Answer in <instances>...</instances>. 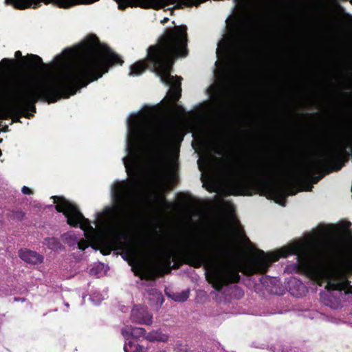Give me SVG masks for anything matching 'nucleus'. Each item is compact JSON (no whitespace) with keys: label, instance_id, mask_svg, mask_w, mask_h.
Here are the masks:
<instances>
[{"label":"nucleus","instance_id":"obj_1","mask_svg":"<svg viewBox=\"0 0 352 352\" xmlns=\"http://www.w3.org/2000/svg\"><path fill=\"white\" fill-rule=\"evenodd\" d=\"M78 63L67 72L58 76L31 81L13 103L12 111L30 118L36 113L35 104L39 100L54 103L61 98H69L82 87L97 80L109 68L122 65L124 60L107 44L100 43L95 34H90L79 45Z\"/></svg>","mask_w":352,"mask_h":352},{"label":"nucleus","instance_id":"obj_2","mask_svg":"<svg viewBox=\"0 0 352 352\" xmlns=\"http://www.w3.org/2000/svg\"><path fill=\"white\" fill-rule=\"evenodd\" d=\"M157 255L160 265H146L138 262L137 265L132 267L135 275L142 280H154L170 273L173 262V269H179L183 263L195 268L202 266L210 268V275L207 280L217 292H221L224 286L237 283L241 280L239 265L234 260V251L227 245H216L213 251H209L203 247L192 248L188 243L180 257L169 250L157 252Z\"/></svg>","mask_w":352,"mask_h":352},{"label":"nucleus","instance_id":"obj_3","mask_svg":"<svg viewBox=\"0 0 352 352\" xmlns=\"http://www.w3.org/2000/svg\"><path fill=\"white\" fill-rule=\"evenodd\" d=\"M187 28L186 25L175 26L168 29L159 38L158 43L147 49L145 60L137 61L130 67L131 76H139L147 68L155 72L161 81L170 86L166 95L167 102L177 113H183L184 109L175 104L182 96V77L170 75L173 59L175 57H186L187 49Z\"/></svg>","mask_w":352,"mask_h":352},{"label":"nucleus","instance_id":"obj_4","mask_svg":"<svg viewBox=\"0 0 352 352\" xmlns=\"http://www.w3.org/2000/svg\"><path fill=\"white\" fill-rule=\"evenodd\" d=\"M307 273L319 285L327 283L328 291H342L352 293V261L346 259L342 248L335 250L320 249L319 258L313 263H304Z\"/></svg>","mask_w":352,"mask_h":352},{"label":"nucleus","instance_id":"obj_5","mask_svg":"<svg viewBox=\"0 0 352 352\" xmlns=\"http://www.w3.org/2000/svg\"><path fill=\"white\" fill-rule=\"evenodd\" d=\"M138 185V181L135 178L129 182H117L112 189L115 205L113 208L107 207L104 209L107 214L116 213L117 224L111 231L114 235L113 244L117 245L120 250L123 249L120 240L129 238V235L121 231L120 228H136L141 221V214L134 207L133 202Z\"/></svg>","mask_w":352,"mask_h":352},{"label":"nucleus","instance_id":"obj_6","mask_svg":"<svg viewBox=\"0 0 352 352\" xmlns=\"http://www.w3.org/2000/svg\"><path fill=\"white\" fill-rule=\"evenodd\" d=\"M280 170V162L267 160L252 166L248 171L250 185L261 195L282 197L283 190L275 182Z\"/></svg>","mask_w":352,"mask_h":352},{"label":"nucleus","instance_id":"obj_7","mask_svg":"<svg viewBox=\"0 0 352 352\" xmlns=\"http://www.w3.org/2000/svg\"><path fill=\"white\" fill-rule=\"evenodd\" d=\"M347 148H352V135L344 136L336 148L329 152L324 159L318 160L308 164L303 170L294 177L296 182H302L305 178L312 177L324 166L329 164L338 162L335 170H339L343 164L341 162L342 157L346 153Z\"/></svg>","mask_w":352,"mask_h":352},{"label":"nucleus","instance_id":"obj_8","mask_svg":"<svg viewBox=\"0 0 352 352\" xmlns=\"http://www.w3.org/2000/svg\"><path fill=\"white\" fill-rule=\"evenodd\" d=\"M129 129L136 140L133 146L128 145L127 146V149L133 160L144 150L150 146V140L153 134L151 128L146 121L140 120L136 118L129 124Z\"/></svg>","mask_w":352,"mask_h":352},{"label":"nucleus","instance_id":"obj_9","mask_svg":"<svg viewBox=\"0 0 352 352\" xmlns=\"http://www.w3.org/2000/svg\"><path fill=\"white\" fill-rule=\"evenodd\" d=\"M296 248L290 250H281L276 252L265 253L263 250H258L256 256L253 261L248 265L244 270V273L248 276L255 274H264L267 271L270 265L278 261L281 257H287L289 254H296Z\"/></svg>","mask_w":352,"mask_h":352},{"label":"nucleus","instance_id":"obj_10","mask_svg":"<svg viewBox=\"0 0 352 352\" xmlns=\"http://www.w3.org/2000/svg\"><path fill=\"white\" fill-rule=\"evenodd\" d=\"M57 212H63L67 217V223L74 228L79 227L83 230H93L90 221L80 212L78 207L69 202L63 197L52 196Z\"/></svg>","mask_w":352,"mask_h":352},{"label":"nucleus","instance_id":"obj_11","mask_svg":"<svg viewBox=\"0 0 352 352\" xmlns=\"http://www.w3.org/2000/svg\"><path fill=\"white\" fill-rule=\"evenodd\" d=\"M14 56L16 58H21L19 63L25 71L37 72L46 69L47 67V65L43 63L42 58L38 55L28 54L25 56H23L21 52L18 50L15 52Z\"/></svg>","mask_w":352,"mask_h":352},{"label":"nucleus","instance_id":"obj_12","mask_svg":"<svg viewBox=\"0 0 352 352\" xmlns=\"http://www.w3.org/2000/svg\"><path fill=\"white\" fill-rule=\"evenodd\" d=\"M133 322L151 325L153 322V316L146 309L133 308L131 314Z\"/></svg>","mask_w":352,"mask_h":352},{"label":"nucleus","instance_id":"obj_13","mask_svg":"<svg viewBox=\"0 0 352 352\" xmlns=\"http://www.w3.org/2000/svg\"><path fill=\"white\" fill-rule=\"evenodd\" d=\"M184 135L180 134L177 130L162 131L155 136V147L158 148L162 144L174 140L182 141Z\"/></svg>","mask_w":352,"mask_h":352},{"label":"nucleus","instance_id":"obj_14","mask_svg":"<svg viewBox=\"0 0 352 352\" xmlns=\"http://www.w3.org/2000/svg\"><path fill=\"white\" fill-rule=\"evenodd\" d=\"M19 256L25 263L37 265L43 263V256L35 251L25 249L20 250L19 252Z\"/></svg>","mask_w":352,"mask_h":352},{"label":"nucleus","instance_id":"obj_15","mask_svg":"<svg viewBox=\"0 0 352 352\" xmlns=\"http://www.w3.org/2000/svg\"><path fill=\"white\" fill-rule=\"evenodd\" d=\"M122 335L125 338L126 340H129L131 338L138 340L140 338H143L145 336L146 330L142 327H135L131 325L126 326L121 330Z\"/></svg>","mask_w":352,"mask_h":352},{"label":"nucleus","instance_id":"obj_16","mask_svg":"<svg viewBox=\"0 0 352 352\" xmlns=\"http://www.w3.org/2000/svg\"><path fill=\"white\" fill-rule=\"evenodd\" d=\"M42 0H6L9 4H14L15 7L20 10L31 7L34 5L33 8H36L40 6Z\"/></svg>","mask_w":352,"mask_h":352},{"label":"nucleus","instance_id":"obj_17","mask_svg":"<svg viewBox=\"0 0 352 352\" xmlns=\"http://www.w3.org/2000/svg\"><path fill=\"white\" fill-rule=\"evenodd\" d=\"M213 100L219 104L224 116L228 118H230L232 116V110L228 104L223 100V97L221 95L217 94L213 97Z\"/></svg>","mask_w":352,"mask_h":352},{"label":"nucleus","instance_id":"obj_18","mask_svg":"<svg viewBox=\"0 0 352 352\" xmlns=\"http://www.w3.org/2000/svg\"><path fill=\"white\" fill-rule=\"evenodd\" d=\"M229 186L232 190L234 192L233 194L236 195L243 190L245 182L241 179L234 177L229 181Z\"/></svg>","mask_w":352,"mask_h":352},{"label":"nucleus","instance_id":"obj_19","mask_svg":"<svg viewBox=\"0 0 352 352\" xmlns=\"http://www.w3.org/2000/svg\"><path fill=\"white\" fill-rule=\"evenodd\" d=\"M124 352H145L142 346L129 340L124 346Z\"/></svg>","mask_w":352,"mask_h":352},{"label":"nucleus","instance_id":"obj_20","mask_svg":"<svg viewBox=\"0 0 352 352\" xmlns=\"http://www.w3.org/2000/svg\"><path fill=\"white\" fill-rule=\"evenodd\" d=\"M47 246L52 250H57L61 248H63V245L60 243V241L54 237L46 239Z\"/></svg>","mask_w":352,"mask_h":352},{"label":"nucleus","instance_id":"obj_21","mask_svg":"<svg viewBox=\"0 0 352 352\" xmlns=\"http://www.w3.org/2000/svg\"><path fill=\"white\" fill-rule=\"evenodd\" d=\"M122 258L125 261H128L130 265H131V261H137L136 253L135 251H131L129 250H126V251L124 252V254L122 255Z\"/></svg>","mask_w":352,"mask_h":352},{"label":"nucleus","instance_id":"obj_22","mask_svg":"<svg viewBox=\"0 0 352 352\" xmlns=\"http://www.w3.org/2000/svg\"><path fill=\"white\" fill-rule=\"evenodd\" d=\"M189 297V292L188 291H183L180 293L175 294L173 300L177 302H184Z\"/></svg>","mask_w":352,"mask_h":352},{"label":"nucleus","instance_id":"obj_23","mask_svg":"<svg viewBox=\"0 0 352 352\" xmlns=\"http://www.w3.org/2000/svg\"><path fill=\"white\" fill-rule=\"evenodd\" d=\"M16 63V61L15 60L8 58H3L0 62V64L4 66L7 69H11Z\"/></svg>","mask_w":352,"mask_h":352},{"label":"nucleus","instance_id":"obj_24","mask_svg":"<svg viewBox=\"0 0 352 352\" xmlns=\"http://www.w3.org/2000/svg\"><path fill=\"white\" fill-rule=\"evenodd\" d=\"M12 107H13V104L8 107V112L4 113L5 116H3V118H7V114L9 113L10 116H12V121L14 122H20V118L19 117V115H22V113L13 112L12 111Z\"/></svg>","mask_w":352,"mask_h":352},{"label":"nucleus","instance_id":"obj_25","mask_svg":"<svg viewBox=\"0 0 352 352\" xmlns=\"http://www.w3.org/2000/svg\"><path fill=\"white\" fill-rule=\"evenodd\" d=\"M144 339L150 341V342H153V341H155V340H162V341H166V340H163L162 338H160L159 336H157V332H150V333H145V336L144 337Z\"/></svg>","mask_w":352,"mask_h":352},{"label":"nucleus","instance_id":"obj_26","mask_svg":"<svg viewBox=\"0 0 352 352\" xmlns=\"http://www.w3.org/2000/svg\"><path fill=\"white\" fill-rule=\"evenodd\" d=\"M113 250V245L111 244H103L100 248V252L103 255H109Z\"/></svg>","mask_w":352,"mask_h":352},{"label":"nucleus","instance_id":"obj_27","mask_svg":"<svg viewBox=\"0 0 352 352\" xmlns=\"http://www.w3.org/2000/svg\"><path fill=\"white\" fill-rule=\"evenodd\" d=\"M89 243L87 240L80 239L78 242V248L81 250H85L86 248L89 247Z\"/></svg>","mask_w":352,"mask_h":352},{"label":"nucleus","instance_id":"obj_28","mask_svg":"<svg viewBox=\"0 0 352 352\" xmlns=\"http://www.w3.org/2000/svg\"><path fill=\"white\" fill-rule=\"evenodd\" d=\"M25 216V213L21 210L13 211V217L18 220H22Z\"/></svg>","mask_w":352,"mask_h":352},{"label":"nucleus","instance_id":"obj_29","mask_svg":"<svg viewBox=\"0 0 352 352\" xmlns=\"http://www.w3.org/2000/svg\"><path fill=\"white\" fill-rule=\"evenodd\" d=\"M52 1L57 3L60 8H69V7L63 6V3L62 2L63 1L62 0H42V2H44L45 4H48L49 3L52 2Z\"/></svg>","mask_w":352,"mask_h":352},{"label":"nucleus","instance_id":"obj_30","mask_svg":"<svg viewBox=\"0 0 352 352\" xmlns=\"http://www.w3.org/2000/svg\"><path fill=\"white\" fill-rule=\"evenodd\" d=\"M21 191L25 195H32V194H33L32 190H31L30 188H29L28 187L25 186L22 188Z\"/></svg>","mask_w":352,"mask_h":352},{"label":"nucleus","instance_id":"obj_31","mask_svg":"<svg viewBox=\"0 0 352 352\" xmlns=\"http://www.w3.org/2000/svg\"><path fill=\"white\" fill-rule=\"evenodd\" d=\"M123 161H124V166H125L126 168L128 169V168H129V162H128V160H127L126 157H124L123 158Z\"/></svg>","mask_w":352,"mask_h":352},{"label":"nucleus","instance_id":"obj_32","mask_svg":"<svg viewBox=\"0 0 352 352\" xmlns=\"http://www.w3.org/2000/svg\"><path fill=\"white\" fill-rule=\"evenodd\" d=\"M322 177V176L314 177L313 179V182L315 184L317 183Z\"/></svg>","mask_w":352,"mask_h":352},{"label":"nucleus","instance_id":"obj_33","mask_svg":"<svg viewBox=\"0 0 352 352\" xmlns=\"http://www.w3.org/2000/svg\"><path fill=\"white\" fill-rule=\"evenodd\" d=\"M244 238H245L246 241L250 242L249 239L246 236L244 235Z\"/></svg>","mask_w":352,"mask_h":352},{"label":"nucleus","instance_id":"obj_34","mask_svg":"<svg viewBox=\"0 0 352 352\" xmlns=\"http://www.w3.org/2000/svg\"><path fill=\"white\" fill-rule=\"evenodd\" d=\"M160 200H161L162 201H166L165 198H161V199H160Z\"/></svg>","mask_w":352,"mask_h":352},{"label":"nucleus","instance_id":"obj_35","mask_svg":"<svg viewBox=\"0 0 352 352\" xmlns=\"http://www.w3.org/2000/svg\"><path fill=\"white\" fill-rule=\"evenodd\" d=\"M293 294V295H294V294ZM300 294H295V296H296V297H299V296H300Z\"/></svg>","mask_w":352,"mask_h":352},{"label":"nucleus","instance_id":"obj_36","mask_svg":"<svg viewBox=\"0 0 352 352\" xmlns=\"http://www.w3.org/2000/svg\"><path fill=\"white\" fill-rule=\"evenodd\" d=\"M67 51L70 52L71 50H69V49H66V50H65V51H64V52H67Z\"/></svg>","mask_w":352,"mask_h":352},{"label":"nucleus","instance_id":"obj_37","mask_svg":"<svg viewBox=\"0 0 352 352\" xmlns=\"http://www.w3.org/2000/svg\"><path fill=\"white\" fill-rule=\"evenodd\" d=\"M168 18H165V19H164V21H168Z\"/></svg>","mask_w":352,"mask_h":352},{"label":"nucleus","instance_id":"obj_38","mask_svg":"<svg viewBox=\"0 0 352 352\" xmlns=\"http://www.w3.org/2000/svg\"><path fill=\"white\" fill-rule=\"evenodd\" d=\"M8 129V126H6L4 131H7Z\"/></svg>","mask_w":352,"mask_h":352},{"label":"nucleus","instance_id":"obj_39","mask_svg":"<svg viewBox=\"0 0 352 352\" xmlns=\"http://www.w3.org/2000/svg\"><path fill=\"white\" fill-rule=\"evenodd\" d=\"M2 155V151L0 149V156Z\"/></svg>","mask_w":352,"mask_h":352},{"label":"nucleus","instance_id":"obj_40","mask_svg":"<svg viewBox=\"0 0 352 352\" xmlns=\"http://www.w3.org/2000/svg\"><path fill=\"white\" fill-rule=\"evenodd\" d=\"M351 223L350 222L348 223V226H350Z\"/></svg>","mask_w":352,"mask_h":352},{"label":"nucleus","instance_id":"obj_41","mask_svg":"<svg viewBox=\"0 0 352 352\" xmlns=\"http://www.w3.org/2000/svg\"><path fill=\"white\" fill-rule=\"evenodd\" d=\"M234 1H235V2H237V1H238V0H234Z\"/></svg>","mask_w":352,"mask_h":352}]
</instances>
